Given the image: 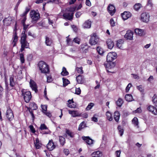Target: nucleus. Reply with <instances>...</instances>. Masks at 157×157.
<instances>
[{
    "instance_id": "1",
    "label": "nucleus",
    "mask_w": 157,
    "mask_h": 157,
    "mask_svg": "<svg viewBox=\"0 0 157 157\" xmlns=\"http://www.w3.org/2000/svg\"><path fill=\"white\" fill-rule=\"evenodd\" d=\"M37 66L41 73L46 74L49 73V66L45 62L43 61H40Z\"/></svg>"
},
{
    "instance_id": "2",
    "label": "nucleus",
    "mask_w": 157,
    "mask_h": 157,
    "mask_svg": "<svg viewBox=\"0 0 157 157\" xmlns=\"http://www.w3.org/2000/svg\"><path fill=\"white\" fill-rule=\"evenodd\" d=\"M21 97L23 98L25 102L29 103L32 98L31 93L24 89L21 90Z\"/></svg>"
},
{
    "instance_id": "3",
    "label": "nucleus",
    "mask_w": 157,
    "mask_h": 157,
    "mask_svg": "<svg viewBox=\"0 0 157 157\" xmlns=\"http://www.w3.org/2000/svg\"><path fill=\"white\" fill-rule=\"evenodd\" d=\"M99 39L96 33H94L90 35V38L89 41V43L91 45H95L97 44Z\"/></svg>"
},
{
    "instance_id": "4",
    "label": "nucleus",
    "mask_w": 157,
    "mask_h": 157,
    "mask_svg": "<svg viewBox=\"0 0 157 157\" xmlns=\"http://www.w3.org/2000/svg\"><path fill=\"white\" fill-rule=\"evenodd\" d=\"M17 27H14V29L13 32V35L12 39V44L13 47L15 46L17 43L18 40V36L17 35Z\"/></svg>"
},
{
    "instance_id": "5",
    "label": "nucleus",
    "mask_w": 157,
    "mask_h": 157,
    "mask_svg": "<svg viewBox=\"0 0 157 157\" xmlns=\"http://www.w3.org/2000/svg\"><path fill=\"white\" fill-rule=\"evenodd\" d=\"M117 54L115 52H109L108 53L106 57L107 62L111 63L116 59Z\"/></svg>"
},
{
    "instance_id": "6",
    "label": "nucleus",
    "mask_w": 157,
    "mask_h": 157,
    "mask_svg": "<svg viewBox=\"0 0 157 157\" xmlns=\"http://www.w3.org/2000/svg\"><path fill=\"white\" fill-rule=\"evenodd\" d=\"M149 15L147 12H144L140 15V20L143 22H148L149 21Z\"/></svg>"
},
{
    "instance_id": "7",
    "label": "nucleus",
    "mask_w": 157,
    "mask_h": 157,
    "mask_svg": "<svg viewBox=\"0 0 157 157\" xmlns=\"http://www.w3.org/2000/svg\"><path fill=\"white\" fill-rule=\"evenodd\" d=\"M6 115L7 119L10 121H12L13 119V114L12 111L10 108H9L7 110Z\"/></svg>"
},
{
    "instance_id": "8",
    "label": "nucleus",
    "mask_w": 157,
    "mask_h": 157,
    "mask_svg": "<svg viewBox=\"0 0 157 157\" xmlns=\"http://www.w3.org/2000/svg\"><path fill=\"white\" fill-rule=\"evenodd\" d=\"M104 65L107 71L109 72H113L111 71H109V69L115 67L116 65V63L114 62L108 63H104Z\"/></svg>"
},
{
    "instance_id": "9",
    "label": "nucleus",
    "mask_w": 157,
    "mask_h": 157,
    "mask_svg": "<svg viewBox=\"0 0 157 157\" xmlns=\"http://www.w3.org/2000/svg\"><path fill=\"white\" fill-rule=\"evenodd\" d=\"M30 16L34 21L37 20L40 17V14L35 11H32L30 12Z\"/></svg>"
},
{
    "instance_id": "10",
    "label": "nucleus",
    "mask_w": 157,
    "mask_h": 157,
    "mask_svg": "<svg viewBox=\"0 0 157 157\" xmlns=\"http://www.w3.org/2000/svg\"><path fill=\"white\" fill-rule=\"evenodd\" d=\"M82 139L87 145L91 146L93 144V140L90 138L89 136H82Z\"/></svg>"
},
{
    "instance_id": "11",
    "label": "nucleus",
    "mask_w": 157,
    "mask_h": 157,
    "mask_svg": "<svg viewBox=\"0 0 157 157\" xmlns=\"http://www.w3.org/2000/svg\"><path fill=\"white\" fill-rule=\"evenodd\" d=\"M107 10L111 16H113L116 11L115 8L113 5L110 4L107 7Z\"/></svg>"
},
{
    "instance_id": "12",
    "label": "nucleus",
    "mask_w": 157,
    "mask_h": 157,
    "mask_svg": "<svg viewBox=\"0 0 157 157\" xmlns=\"http://www.w3.org/2000/svg\"><path fill=\"white\" fill-rule=\"evenodd\" d=\"M29 84L30 87L33 90H34L36 93L38 92L37 87V85L33 80L30 79L29 82Z\"/></svg>"
},
{
    "instance_id": "13",
    "label": "nucleus",
    "mask_w": 157,
    "mask_h": 157,
    "mask_svg": "<svg viewBox=\"0 0 157 157\" xmlns=\"http://www.w3.org/2000/svg\"><path fill=\"white\" fill-rule=\"evenodd\" d=\"M47 147L49 151H52L56 148V146L54 144L52 140H49L48 143L47 145Z\"/></svg>"
},
{
    "instance_id": "14",
    "label": "nucleus",
    "mask_w": 157,
    "mask_h": 157,
    "mask_svg": "<svg viewBox=\"0 0 157 157\" xmlns=\"http://www.w3.org/2000/svg\"><path fill=\"white\" fill-rule=\"evenodd\" d=\"M74 13L72 12L71 14L70 13H65L63 15L64 19L69 20H72L73 18Z\"/></svg>"
},
{
    "instance_id": "15",
    "label": "nucleus",
    "mask_w": 157,
    "mask_h": 157,
    "mask_svg": "<svg viewBox=\"0 0 157 157\" xmlns=\"http://www.w3.org/2000/svg\"><path fill=\"white\" fill-rule=\"evenodd\" d=\"M131 14L128 11H124L123 13L121 14V16L124 20L127 19L128 18L130 17Z\"/></svg>"
},
{
    "instance_id": "16",
    "label": "nucleus",
    "mask_w": 157,
    "mask_h": 157,
    "mask_svg": "<svg viewBox=\"0 0 157 157\" xmlns=\"http://www.w3.org/2000/svg\"><path fill=\"white\" fill-rule=\"evenodd\" d=\"M133 33L131 31H127L124 37L127 40H132L133 37Z\"/></svg>"
},
{
    "instance_id": "17",
    "label": "nucleus",
    "mask_w": 157,
    "mask_h": 157,
    "mask_svg": "<svg viewBox=\"0 0 157 157\" xmlns=\"http://www.w3.org/2000/svg\"><path fill=\"white\" fill-rule=\"evenodd\" d=\"M27 109H32L33 110H36L38 109L37 104L34 102H30L29 104V107L26 106Z\"/></svg>"
},
{
    "instance_id": "18",
    "label": "nucleus",
    "mask_w": 157,
    "mask_h": 157,
    "mask_svg": "<svg viewBox=\"0 0 157 157\" xmlns=\"http://www.w3.org/2000/svg\"><path fill=\"white\" fill-rule=\"evenodd\" d=\"M68 113L71 115L73 117H80L81 116V114L79 113L77 111L69 110Z\"/></svg>"
},
{
    "instance_id": "19",
    "label": "nucleus",
    "mask_w": 157,
    "mask_h": 157,
    "mask_svg": "<svg viewBox=\"0 0 157 157\" xmlns=\"http://www.w3.org/2000/svg\"><path fill=\"white\" fill-rule=\"evenodd\" d=\"M147 109L155 115H157V109L154 106L149 105L148 106Z\"/></svg>"
},
{
    "instance_id": "20",
    "label": "nucleus",
    "mask_w": 157,
    "mask_h": 157,
    "mask_svg": "<svg viewBox=\"0 0 157 157\" xmlns=\"http://www.w3.org/2000/svg\"><path fill=\"white\" fill-rule=\"evenodd\" d=\"M45 44L46 45L48 46H51L53 43L52 38H50L47 36H45Z\"/></svg>"
},
{
    "instance_id": "21",
    "label": "nucleus",
    "mask_w": 157,
    "mask_h": 157,
    "mask_svg": "<svg viewBox=\"0 0 157 157\" xmlns=\"http://www.w3.org/2000/svg\"><path fill=\"white\" fill-rule=\"evenodd\" d=\"M91 22L90 20L86 21L82 25V27L85 29H89L91 27Z\"/></svg>"
},
{
    "instance_id": "22",
    "label": "nucleus",
    "mask_w": 157,
    "mask_h": 157,
    "mask_svg": "<svg viewBox=\"0 0 157 157\" xmlns=\"http://www.w3.org/2000/svg\"><path fill=\"white\" fill-rule=\"evenodd\" d=\"M48 128L46 125L44 124H41L39 128V131L42 134H48V133L45 132H41V131L44 130L48 129Z\"/></svg>"
},
{
    "instance_id": "23",
    "label": "nucleus",
    "mask_w": 157,
    "mask_h": 157,
    "mask_svg": "<svg viewBox=\"0 0 157 157\" xmlns=\"http://www.w3.org/2000/svg\"><path fill=\"white\" fill-rule=\"evenodd\" d=\"M10 85L12 87H14L15 85V82L14 76L13 75H12L10 76Z\"/></svg>"
},
{
    "instance_id": "24",
    "label": "nucleus",
    "mask_w": 157,
    "mask_h": 157,
    "mask_svg": "<svg viewBox=\"0 0 157 157\" xmlns=\"http://www.w3.org/2000/svg\"><path fill=\"white\" fill-rule=\"evenodd\" d=\"M108 47L109 49H112L114 46L113 42L110 39H108L106 41Z\"/></svg>"
},
{
    "instance_id": "25",
    "label": "nucleus",
    "mask_w": 157,
    "mask_h": 157,
    "mask_svg": "<svg viewBox=\"0 0 157 157\" xmlns=\"http://www.w3.org/2000/svg\"><path fill=\"white\" fill-rule=\"evenodd\" d=\"M123 40L122 39H120L117 41V43L116 44V46L119 48L120 49H123Z\"/></svg>"
},
{
    "instance_id": "26",
    "label": "nucleus",
    "mask_w": 157,
    "mask_h": 157,
    "mask_svg": "<svg viewBox=\"0 0 157 157\" xmlns=\"http://www.w3.org/2000/svg\"><path fill=\"white\" fill-rule=\"evenodd\" d=\"M120 114L119 112L116 111L114 113L113 117L117 122H118L120 119Z\"/></svg>"
},
{
    "instance_id": "27",
    "label": "nucleus",
    "mask_w": 157,
    "mask_h": 157,
    "mask_svg": "<svg viewBox=\"0 0 157 157\" xmlns=\"http://www.w3.org/2000/svg\"><path fill=\"white\" fill-rule=\"evenodd\" d=\"M12 21V18L10 17H8L6 18L3 20V22L4 24L6 26L9 25L11 24V21Z\"/></svg>"
},
{
    "instance_id": "28",
    "label": "nucleus",
    "mask_w": 157,
    "mask_h": 157,
    "mask_svg": "<svg viewBox=\"0 0 157 157\" xmlns=\"http://www.w3.org/2000/svg\"><path fill=\"white\" fill-rule=\"evenodd\" d=\"M35 146L36 149H40L42 146V144L39 142V140L38 138H36L35 142H34Z\"/></svg>"
},
{
    "instance_id": "29",
    "label": "nucleus",
    "mask_w": 157,
    "mask_h": 157,
    "mask_svg": "<svg viewBox=\"0 0 157 157\" xmlns=\"http://www.w3.org/2000/svg\"><path fill=\"white\" fill-rule=\"evenodd\" d=\"M76 79L78 83L82 84L84 82V78L82 75H78L76 77Z\"/></svg>"
},
{
    "instance_id": "30",
    "label": "nucleus",
    "mask_w": 157,
    "mask_h": 157,
    "mask_svg": "<svg viewBox=\"0 0 157 157\" xmlns=\"http://www.w3.org/2000/svg\"><path fill=\"white\" fill-rule=\"evenodd\" d=\"M67 106L71 108H75L76 107V105L73 104L74 103L73 99L71 100H69L68 101Z\"/></svg>"
},
{
    "instance_id": "31",
    "label": "nucleus",
    "mask_w": 157,
    "mask_h": 157,
    "mask_svg": "<svg viewBox=\"0 0 157 157\" xmlns=\"http://www.w3.org/2000/svg\"><path fill=\"white\" fill-rule=\"evenodd\" d=\"M135 33L140 36H142L143 35L144 31L139 29H136L135 30Z\"/></svg>"
},
{
    "instance_id": "32",
    "label": "nucleus",
    "mask_w": 157,
    "mask_h": 157,
    "mask_svg": "<svg viewBox=\"0 0 157 157\" xmlns=\"http://www.w3.org/2000/svg\"><path fill=\"white\" fill-rule=\"evenodd\" d=\"M92 155V157H101L102 156V153L99 151H97L94 152Z\"/></svg>"
},
{
    "instance_id": "33",
    "label": "nucleus",
    "mask_w": 157,
    "mask_h": 157,
    "mask_svg": "<svg viewBox=\"0 0 157 157\" xmlns=\"http://www.w3.org/2000/svg\"><path fill=\"white\" fill-rule=\"evenodd\" d=\"M86 124L85 121H83L79 124L78 126V131H81L82 129L86 127Z\"/></svg>"
},
{
    "instance_id": "34",
    "label": "nucleus",
    "mask_w": 157,
    "mask_h": 157,
    "mask_svg": "<svg viewBox=\"0 0 157 157\" xmlns=\"http://www.w3.org/2000/svg\"><path fill=\"white\" fill-rule=\"evenodd\" d=\"M125 99L127 101H132L133 97L132 95L130 94H126Z\"/></svg>"
},
{
    "instance_id": "35",
    "label": "nucleus",
    "mask_w": 157,
    "mask_h": 157,
    "mask_svg": "<svg viewBox=\"0 0 157 157\" xmlns=\"http://www.w3.org/2000/svg\"><path fill=\"white\" fill-rule=\"evenodd\" d=\"M21 46L26 48H29V43L27 41L20 42Z\"/></svg>"
},
{
    "instance_id": "36",
    "label": "nucleus",
    "mask_w": 157,
    "mask_h": 157,
    "mask_svg": "<svg viewBox=\"0 0 157 157\" xmlns=\"http://www.w3.org/2000/svg\"><path fill=\"white\" fill-rule=\"evenodd\" d=\"M123 102L124 101L123 99L121 98H119L117 101L116 104L117 106L119 107H121L123 103Z\"/></svg>"
},
{
    "instance_id": "37",
    "label": "nucleus",
    "mask_w": 157,
    "mask_h": 157,
    "mask_svg": "<svg viewBox=\"0 0 157 157\" xmlns=\"http://www.w3.org/2000/svg\"><path fill=\"white\" fill-rule=\"evenodd\" d=\"M61 74L63 76H67L68 75L69 73L67 71L66 68L64 67H63L62 71L61 73Z\"/></svg>"
},
{
    "instance_id": "38",
    "label": "nucleus",
    "mask_w": 157,
    "mask_h": 157,
    "mask_svg": "<svg viewBox=\"0 0 157 157\" xmlns=\"http://www.w3.org/2000/svg\"><path fill=\"white\" fill-rule=\"evenodd\" d=\"M106 115L107 119L109 121H111L113 120L112 114L109 111H107L106 113Z\"/></svg>"
},
{
    "instance_id": "39",
    "label": "nucleus",
    "mask_w": 157,
    "mask_h": 157,
    "mask_svg": "<svg viewBox=\"0 0 157 157\" xmlns=\"http://www.w3.org/2000/svg\"><path fill=\"white\" fill-rule=\"evenodd\" d=\"M59 141L60 144L62 146H63L65 143V139L64 137L61 136H59Z\"/></svg>"
},
{
    "instance_id": "40",
    "label": "nucleus",
    "mask_w": 157,
    "mask_h": 157,
    "mask_svg": "<svg viewBox=\"0 0 157 157\" xmlns=\"http://www.w3.org/2000/svg\"><path fill=\"white\" fill-rule=\"evenodd\" d=\"M62 79L64 87H65L70 83V81L67 78H63Z\"/></svg>"
},
{
    "instance_id": "41",
    "label": "nucleus",
    "mask_w": 157,
    "mask_h": 157,
    "mask_svg": "<svg viewBox=\"0 0 157 157\" xmlns=\"http://www.w3.org/2000/svg\"><path fill=\"white\" fill-rule=\"evenodd\" d=\"M142 7V5L140 3H136L134 6L133 8L135 10L138 11Z\"/></svg>"
},
{
    "instance_id": "42",
    "label": "nucleus",
    "mask_w": 157,
    "mask_h": 157,
    "mask_svg": "<svg viewBox=\"0 0 157 157\" xmlns=\"http://www.w3.org/2000/svg\"><path fill=\"white\" fill-rule=\"evenodd\" d=\"M152 101L154 105L157 106V96L154 94L152 98Z\"/></svg>"
},
{
    "instance_id": "43",
    "label": "nucleus",
    "mask_w": 157,
    "mask_h": 157,
    "mask_svg": "<svg viewBox=\"0 0 157 157\" xmlns=\"http://www.w3.org/2000/svg\"><path fill=\"white\" fill-rule=\"evenodd\" d=\"M97 50L98 53L100 55L103 54L104 52L103 49L100 46H98L97 47Z\"/></svg>"
},
{
    "instance_id": "44",
    "label": "nucleus",
    "mask_w": 157,
    "mask_h": 157,
    "mask_svg": "<svg viewBox=\"0 0 157 157\" xmlns=\"http://www.w3.org/2000/svg\"><path fill=\"white\" fill-rule=\"evenodd\" d=\"M117 129L119 130L120 136H122L124 133L123 129L122 128L121 126L119 125L117 127Z\"/></svg>"
},
{
    "instance_id": "45",
    "label": "nucleus",
    "mask_w": 157,
    "mask_h": 157,
    "mask_svg": "<svg viewBox=\"0 0 157 157\" xmlns=\"http://www.w3.org/2000/svg\"><path fill=\"white\" fill-rule=\"evenodd\" d=\"M132 122L135 126H137L138 125V118L136 117H135L132 120Z\"/></svg>"
},
{
    "instance_id": "46",
    "label": "nucleus",
    "mask_w": 157,
    "mask_h": 157,
    "mask_svg": "<svg viewBox=\"0 0 157 157\" xmlns=\"http://www.w3.org/2000/svg\"><path fill=\"white\" fill-rule=\"evenodd\" d=\"M20 60L21 63H25V59L24 57V55L23 53H21L20 54Z\"/></svg>"
},
{
    "instance_id": "47",
    "label": "nucleus",
    "mask_w": 157,
    "mask_h": 157,
    "mask_svg": "<svg viewBox=\"0 0 157 157\" xmlns=\"http://www.w3.org/2000/svg\"><path fill=\"white\" fill-rule=\"evenodd\" d=\"M66 133L71 138H73L74 136V135L73 134L72 132H71L69 129H66Z\"/></svg>"
},
{
    "instance_id": "48",
    "label": "nucleus",
    "mask_w": 157,
    "mask_h": 157,
    "mask_svg": "<svg viewBox=\"0 0 157 157\" xmlns=\"http://www.w3.org/2000/svg\"><path fill=\"white\" fill-rule=\"evenodd\" d=\"M41 107L42 109V111L43 113L45 112L46 111H47V105H41Z\"/></svg>"
},
{
    "instance_id": "49",
    "label": "nucleus",
    "mask_w": 157,
    "mask_h": 157,
    "mask_svg": "<svg viewBox=\"0 0 157 157\" xmlns=\"http://www.w3.org/2000/svg\"><path fill=\"white\" fill-rule=\"evenodd\" d=\"M94 104L93 103H90L86 108V110H89L90 109L92 108L94 106Z\"/></svg>"
},
{
    "instance_id": "50",
    "label": "nucleus",
    "mask_w": 157,
    "mask_h": 157,
    "mask_svg": "<svg viewBox=\"0 0 157 157\" xmlns=\"http://www.w3.org/2000/svg\"><path fill=\"white\" fill-rule=\"evenodd\" d=\"M142 110L140 108V107L137 108V109L134 111H133L132 112L133 113H140L142 112Z\"/></svg>"
},
{
    "instance_id": "51",
    "label": "nucleus",
    "mask_w": 157,
    "mask_h": 157,
    "mask_svg": "<svg viewBox=\"0 0 157 157\" xmlns=\"http://www.w3.org/2000/svg\"><path fill=\"white\" fill-rule=\"evenodd\" d=\"M76 70L78 73L80 74H82L83 73L82 67H77Z\"/></svg>"
},
{
    "instance_id": "52",
    "label": "nucleus",
    "mask_w": 157,
    "mask_h": 157,
    "mask_svg": "<svg viewBox=\"0 0 157 157\" xmlns=\"http://www.w3.org/2000/svg\"><path fill=\"white\" fill-rule=\"evenodd\" d=\"M30 131L33 133H35L36 132L35 129L32 125H30L29 126Z\"/></svg>"
},
{
    "instance_id": "53",
    "label": "nucleus",
    "mask_w": 157,
    "mask_h": 157,
    "mask_svg": "<svg viewBox=\"0 0 157 157\" xmlns=\"http://www.w3.org/2000/svg\"><path fill=\"white\" fill-rule=\"evenodd\" d=\"M80 39L78 37L74 38L73 40V41L78 44H80Z\"/></svg>"
},
{
    "instance_id": "54",
    "label": "nucleus",
    "mask_w": 157,
    "mask_h": 157,
    "mask_svg": "<svg viewBox=\"0 0 157 157\" xmlns=\"http://www.w3.org/2000/svg\"><path fill=\"white\" fill-rule=\"evenodd\" d=\"M26 38L27 36H21L20 42L27 41Z\"/></svg>"
},
{
    "instance_id": "55",
    "label": "nucleus",
    "mask_w": 157,
    "mask_h": 157,
    "mask_svg": "<svg viewBox=\"0 0 157 157\" xmlns=\"http://www.w3.org/2000/svg\"><path fill=\"white\" fill-rule=\"evenodd\" d=\"M88 47L87 44H82L81 45V48L80 49V51H83L85 48Z\"/></svg>"
},
{
    "instance_id": "56",
    "label": "nucleus",
    "mask_w": 157,
    "mask_h": 157,
    "mask_svg": "<svg viewBox=\"0 0 157 157\" xmlns=\"http://www.w3.org/2000/svg\"><path fill=\"white\" fill-rule=\"evenodd\" d=\"M132 86V84L131 83H129L128 85L125 89V92L126 93H128V92L130 90V88Z\"/></svg>"
},
{
    "instance_id": "57",
    "label": "nucleus",
    "mask_w": 157,
    "mask_h": 157,
    "mask_svg": "<svg viewBox=\"0 0 157 157\" xmlns=\"http://www.w3.org/2000/svg\"><path fill=\"white\" fill-rule=\"evenodd\" d=\"M27 110H28L30 113L31 114L33 120H34L35 118V116L33 113V109H27Z\"/></svg>"
},
{
    "instance_id": "58",
    "label": "nucleus",
    "mask_w": 157,
    "mask_h": 157,
    "mask_svg": "<svg viewBox=\"0 0 157 157\" xmlns=\"http://www.w3.org/2000/svg\"><path fill=\"white\" fill-rule=\"evenodd\" d=\"M81 93V90L79 87L76 88L75 89V94L77 95H79Z\"/></svg>"
},
{
    "instance_id": "59",
    "label": "nucleus",
    "mask_w": 157,
    "mask_h": 157,
    "mask_svg": "<svg viewBox=\"0 0 157 157\" xmlns=\"http://www.w3.org/2000/svg\"><path fill=\"white\" fill-rule=\"evenodd\" d=\"M3 87L1 86V84H0V98H1L3 96Z\"/></svg>"
},
{
    "instance_id": "60",
    "label": "nucleus",
    "mask_w": 157,
    "mask_h": 157,
    "mask_svg": "<svg viewBox=\"0 0 157 157\" xmlns=\"http://www.w3.org/2000/svg\"><path fill=\"white\" fill-rule=\"evenodd\" d=\"M110 23L111 26L114 27L115 25V22L113 18H111L110 20Z\"/></svg>"
},
{
    "instance_id": "61",
    "label": "nucleus",
    "mask_w": 157,
    "mask_h": 157,
    "mask_svg": "<svg viewBox=\"0 0 157 157\" xmlns=\"http://www.w3.org/2000/svg\"><path fill=\"white\" fill-rule=\"evenodd\" d=\"M137 88L140 92H143L144 91V89L142 87V85H140L137 86Z\"/></svg>"
},
{
    "instance_id": "62",
    "label": "nucleus",
    "mask_w": 157,
    "mask_h": 157,
    "mask_svg": "<svg viewBox=\"0 0 157 157\" xmlns=\"http://www.w3.org/2000/svg\"><path fill=\"white\" fill-rule=\"evenodd\" d=\"M121 152V151L120 150L117 151L115 152V155L116 157H120Z\"/></svg>"
},
{
    "instance_id": "63",
    "label": "nucleus",
    "mask_w": 157,
    "mask_h": 157,
    "mask_svg": "<svg viewBox=\"0 0 157 157\" xmlns=\"http://www.w3.org/2000/svg\"><path fill=\"white\" fill-rule=\"evenodd\" d=\"M96 115V114H95L94 116L92 118V121L95 122H97L98 121V118L95 117L94 116Z\"/></svg>"
},
{
    "instance_id": "64",
    "label": "nucleus",
    "mask_w": 157,
    "mask_h": 157,
    "mask_svg": "<svg viewBox=\"0 0 157 157\" xmlns=\"http://www.w3.org/2000/svg\"><path fill=\"white\" fill-rule=\"evenodd\" d=\"M63 152L67 156L69 154V151L68 149H64L63 150Z\"/></svg>"
}]
</instances>
